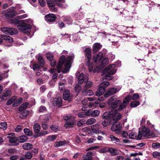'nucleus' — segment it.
I'll return each instance as SVG.
<instances>
[{
	"instance_id": "obj_60",
	"label": "nucleus",
	"mask_w": 160,
	"mask_h": 160,
	"mask_svg": "<svg viewBox=\"0 0 160 160\" xmlns=\"http://www.w3.org/2000/svg\"><path fill=\"white\" fill-rule=\"evenodd\" d=\"M83 131L84 132H86L89 134H91V127L88 128V127H85L83 129Z\"/></svg>"
},
{
	"instance_id": "obj_9",
	"label": "nucleus",
	"mask_w": 160,
	"mask_h": 160,
	"mask_svg": "<svg viewBox=\"0 0 160 160\" xmlns=\"http://www.w3.org/2000/svg\"><path fill=\"white\" fill-rule=\"evenodd\" d=\"M102 118L103 120L102 122V124L104 127H107L111 123L112 121L109 117V113L108 112H106L103 114Z\"/></svg>"
},
{
	"instance_id": "obj_14",
	"label": "nucleus",
	"mask_w": 160,
	"mask_h": 160,
	"mask_svg": "<svg viewBox=\"0 0 160 160\" xmlns=\"http://www.w3.org/2000/svg\"><path fill=\"white\" fill-rule=\"evenodd\" d=\"M131 97L130 95H128L123 100V103L121 104L118 108L119 110H121L126 107L128 104L129 101L131 100Z\"/></svg>"
},
{
	"instance_id": "obj_47",
	"label": "nucleus",
	"mask_w": 160,
	"mask_h": 160,
	"mask_svg": "<svg viewBox=\"0 0 160 160\" xmlns=\"http://www.w3.org/2000/svg\"><path fill=\"white\" fill-rule=\"evenodd\" d=\"M139 104V102L137 101L132 102L131 103V106L132 107L134 108L138 105Z\"/></svg>"
},
{
	"instance_id": "obj_58",
	"label": "nucleus",
	"mask_w": 160,
	"mask_h": 160,
	"mask_svg": "<svg viewBox=\"0 0 160 160\" xmlns=\"http://www.w3.org/2000/svg\"><path fill=\"white\" fill-rule=\"evenodd\" d=\"M83 94L84 93H86V94L89 95V96H91L92 95L94 94V92H93V91L92 90H91L90 89L88 90L87 92L86 91V90L85 92H82Z\"/></svg>"
},
{
	"instance_id": "obj_2",
	"label": "nucleus",
	"mask_w": 160,
	"mask_h": 160,
	"mask_svg": "<svg viewBox=\"0 0 160 160\" xmlns=\"http://www.w3.org/2000/svg\"><path fill=\"white\" fill-rule=\"evenodd\" d=\"M103 54L102 52H99L98 54L94 56L93 58V61L102 68L107 65L109 63L108 59L105 58L102 59Z\"/></svg>"
},
{
	"instance_id": "obj_40",
	"label": "nucleus",
	"mask_w": 160,
	"mask_h": 160,
	"mask_svg": "<svg viewBox=\"0 0 160 160\" xmlns=\"http://www.w3.org/2000/svg\"><path fill=\"white\" fill-rule=\"evenodd\" d=\"M11 91L9 90H8L6 91L2 95V97H7L10 96L11 95Z\"/></svg>"
},
{
	"instance_id": "obj_33",
	"label": "nucleus",
	"mask_w": 160,
	"mask_h": 160,
	"mask_svg": "<svg viewBox=\"0 0 160 160\" xmlns=\"http://www.w3.org/2000/svg\"><path fill=\"white\" fill-rule=\"evenodd\" d=\"M110 138L111 139V140L114 143H118L120 142L119 139L113 135H110Z\"/></svg>"
},
{
	"instance_id": "obj_44",
	"label": "nucleus",
	"mask_w": 160,
	"mask_h": 160,
	"mask_svg": "<svg viewBox=\"0 0 160 160\" xmlns=\"http://www.w3.org/2000/svg\"><path fill=\"white\" fill-rule=\"evenodd\" d=\"M56 136L55 135H53L48 137L47 138V140L48 142L54 141L56 138Z\"/></svg>"
},
{
	"instance_id": "obj_12",
	"label": "nucleus",
	"mask_w": 160,
	"mask_h": 160,
	"mask_svg": "<svg viewBox=\"0 0 160 160\" xmlns=\"http://www.w3.org/2000/svg\"><path fill=\"white\" fill-rule=\"evenodd\" d=\"M100 125L98 123L94 124L91 126V134H98L101 132V131L99 129V127Z\"/></svg>"
},
{
	"instance_id": "obj_30",
	"label": "nucleus",
	"mask_w": 160,
	"mask_h": 160,
	"mask_svg": "<svg viewBox=\"0 0 160 160\" xmlns=\"http://www.w3.org/2000/svg\"><path fill=\"white\" fill-rule=\"evenodd\" d=\"M33 129L34 132L37 133H38L40 131V126L37 123L34 124L33 126Z\"/></svg>"
},
{
	"instance_id": "obj_55",
	"label": "nucleus",
	"mask_w": 160,
	"mask_h": 160,
	"mask_svg": "<svg viewBox=\"0 0 160 160\" xmlns=\"http://www.w3.org/2000/svg\"><path fill=\"white\" fill-rule=\"evenodd\" d=\"M18 140L17 138L15 137H13L12 138L9 139V141L11 143H13L16 142Z\"/></svg>"
},
{
	"instance_id": "obj_5",
	"label": "nucleus",
	"mask_w": 160,
	"mask_h": 160,
	"mask_svg": "<svg viewBox=\"0 0 160 160\" xmlns=\"http://www.w3.org/2000/svg\"><path fill=\"white\" fill-rule=\"evenodd\" d=\"M24 24L22 25H19L17 26L18 28L27 34L29 33L32 27L30 25L32 22V20L30 19L24 20L23 21Z\"/></svg>"
},
{
	"instance_id": "obj_4",
	"label": "nucleus",
	"mask_w": 160,
	"mask_h": 160,
	"mask_svg": "<svg viewBox=\"0 0 160 160\" xmlns=\"http://www.w3.org/2000/svg\"><path fill=\"white\" fill-rule=\"evenodd\" d=\"M115 68V65L114 64H112L106 67L103 72L104 74L103 80L105 79L108 80L111 79L112 78V75L116 72Z\"/></svg>"
},
{
	"instance_id": "obj_24",
	"label": "nucleus",
	"mask_w": 160,
	"mask_h": 160,
	"mask_svg": "<svg viewBox=\"0 0 160 160\" xmlns=\"http://www.w3.org/2000/svg\"><path fill=\"white\" fill-rule=\"evenodd\" d=\"M1 37L3 39L5 40L6 41L11 42L13 41L12 38L10 36L6 35H1Z\"/></svg>"
},
{
	"instance_id": "obj_6",
	"label": "nucleus",
	"mask_w": 160,
	"mask_h": 160,
	"mask_svg": "<svg viewBox=\"0 0 160 160\" xmlns=\"http://www.w3.org/2000/svg\"><path fill=\"white\" fill-rule=\"evenodd\" d=\"M109 85L108 82H104L101 83L99 85V88L96 92L95 94L97 96L103 94L106 91V88Z\"/></svg>"
},
{
	"instance_id": "obj_35",
	"label": "nucleus",
	"mask_w": 160,
	"mask_h": 160,
	"mask_svg": "<svg viewBox=\"0 0 160 160\" xmlns=\"http://www.w3.org/2000/svg\"><path fill=\"white\" fill-rule=\"evenodd\" d=\"M128 136L131 139H138V136L137 133L135 132H132V133H129Z\"/></svg>"
},
{
	"instance_id": "obj_54",
	"label": "nucleus",
	"mask_w": 160,
	"mask_h": 160,
	"mask_svg": "<svg viewBox=\"0 0 160 160\" xmlns=\"http://www.w3.org/2000/svg\"><path fill=\"white\" fill-rule=\"evenodd\" d=\"M46 107L43 106H41L39 109L38 112H44L46 111Z\"/></svg>"
},
{
	"instance_id": "obj_61",
	"label": "nucleus",
	"mask_w": 160,
	"mask_h": 160,
	"mask_svg": "<svg viewBox=\"0 0 160 160\" xmlns=\"http://www.w3.org/2000/svg\"><path fill=\"white\" fill-rule=\"evenodd\" d=\"M78 116L80 118H83L86 116V113L85 112L79 113L78 114Z\"/></svg>"
},
{
	"instance_id": "obj_41",
	"label": "nucleus",
	"mask_w": 160,
	"mask_h": 160,
	"mask_svg": "<svg viewBox=\"0 0 160 160\" xmlns=\"http://www.w3.org/2000/svg\"><path fill=\"white\" fill-rule=\"evenodd\" d=\"M24 131L26 135L29 136H31L32 135V132L28 128H25L24 129Z\"/></svg>"
},
{
	"instance_id": "obj_57",
	"label": "nucleus",
	"mask_w": 160,
	"mask_h": 160,
	"mask_svg": "<svg viewBox=\"0 0 160 160\" xmlns=\"http://www.w3.org/2000/svg\"><path fill=\"white\" fill-rule=\"evenodd\" d=\"M41 67L40 66V65H38L37 64H34L33 65V69L34 70H37V69H39L40 68V67Z\"/></svg>"
},
{
	"instance_id": "obj_1",
	"label": "nucleus",
	"mask_w": 160,
	"mask_h": 160,
	"mask_svg": "<svg viewBox=\"0 0 160 160\" xmlns=\"http://www.w3.org/2000/svg\"><path fill=\"white\" fill-rule=\"evenodd\" d=\"M74 58V56H70L68 57L66 59L64 63V68L63 69H62V67L65 60V57L64 55H62L58 63L57 66V70L58 73L60 72L61 71H62L64 73H67L69 70L71 66L72 61Z\"/></svg>"
},
{
	"instance_id": "obj_20",
	"label": "nucleus",
	"mask_w": 160,
	"mask_h": 160,
	"mask_svg": "<svg viewBox=\"0 0 160 160\" xmlns=\"http://www.w3.org/2000/svg\"><path fill=\"white\" fill-rule=\"evenodd\" d=\"M63 98L64 100L70 102L71 100V97L70 95L69 91L68 90H65L63 93Z\"/></svg>"
},
{
	"instance_id": "obj_8",
	"label": "nucleus",
	"mask_w": 160,
	"mask_h": 160,
	"mask_svg": "<svg viewBox=\"0 0 160 160\" xmlns=\"http://www.w3.org/2000/svg\"><path fill=\"white\" fill-rule=\"evenodd\" d=\"M109 113V117L111 119V121L113 120L116 121L120 119L121 118V115L115 110L112 109Z\"/></svg>"
},
{
	"instance_id": "obj_29",
	"label": "nucleus",
	"mask_w": 160,
	"mask_h": 160,
	"mask_svg": "<svg viewBox=\"0 0 160 160\" xmlns=\"http://www.w3.org/2000/svg\"><path fill=\"white\" fill-rule=\"evenodd\" d=\"M84 74L83 73H81L80 74L78 78V82L80 84H82L84 81Z\"/></svg>"
},
{
	"instance_id": "obj_48",
	"label": "nucleus",
	"mask_w": 160,
	"mask_h": 160,
	"mask_svg": "<svg viewBox=\"0 0 160 160\" xmlns=\"http://www.w3.org/2000/svg\"><path fill=\"white\" fill-rule=\"evenodd\" d=\"M63 19L64 21L67 22L68 24L72 22V21L71 20L70 17L68 16H66L64 17Z\"/></svg>"
},
{
	"instance_id": "obj_25",
	"label": "nucleus",
	"mask_w": 160,
	"mask_h": 160,
	"mask_svg": "<svg viewBox=\"0 0 160 160\" xmlns=\"http://www.w3.org/2000/svg\"><path fill=\"white\" fill-rule=\"evenodd\" d=\"M71 122H66L64 125V126L66 128H71L73 127L76 123V122L74 119H72Z\"/></svg>"
},
{
	"instance_id": "obj_27",
	"label": "nucleus",
	"mask_w": 160,
	"mask_h": 160,
	"mask_svg": "<svg viewBox=\"0 0 160 160\" xmlns=\"http://www.w3.org/2000/svg\"><path fill=\"white\" fill-rule=\"evenodd\" d=\"M92 153L91 152H88L87 153V154L83 155V159L85 160H92Z\"/></svg>"
},
{
	"instance_id": "obj_3",
	"label": "nucleus",
	"mask_w": 160,
	"mask_h": 160,
	"mask_svg": "<svg viewBox=\"0 0 160 160\" xmlns=\"http://www.w3.org/2000/svg\"><path fill=\"white\" fill-rule=\"evenodd\" d=\"M155 136V134L150 130L149 128H147L145 126H142L141 131L138 132V139H140L142 137L147 138L150 137H153Z\"/></svg>"
},
{
	"instance_id": "obj_43",
	"label": "nucleus",
	"mask_w": 160,
	"mask_h": 160,
	"mask_svg": "<svg viewBox=\"0 0 160 160\" xmlns=\"http://www.w3.org/2000/svg\"><path fill=\"white\" fill-rule=\"evenodd\" d=\"M15 136V134L13 133H9L8 134L5 136V138L6 139H8L9 140V139H11L13 137Z\"/></svg>"
},
{
	"instance_id": "obj_18",
	"label": "nucleus",
	"mask_w": 160,
	"mask_h": 160,
	"mask_svg": "<svg viewBox=\"0 0 160 160\" xmlns=\"http://www.w3.org/2000/svg\"><path fill=\"white\" fill-rule=\"evenodd\" d=\"M45 20L46 21L52 22L55 21L56 17L55 15L52 14H49L45 16Z\"/></svg>"
},
{
	"instance_id": "obj_13",
	"label": "nucleus",
	"mask_w": 160,
	"mask_h": 160,
	"mask_svg": "<svg viewBox=\"0 0 160 160\" xmlns=\"http://www.w3.org/2000/svg\"><path fill=\"white\" fill-rule=\"evenodd\" d=\"M131 97L130 95H128L123 100V103L121 104L118 108L119 110H121L126 107L128 104L129 101L131 100Z\"/></svg>"
},
{
	"instance_id": "obj_56",
	"label": "nucleus",
	"mask_w": 160,
	"mask_h": 160,
	"mask_svg": "<svg viewBox=\"0 0 160 160\" xmlns=\"http://www.w3.org/2000/svg\"><path fill=\"white\" fill-rule=\"evenodd\" d=\"M153 156L154 158H158L160 156V152H154L153 153Z\"/></svg>"
},
{
	"instance_id": "obj_42",
	"label": "nucleus",
	"mask_w": 160,
	"mask_h": 160,
	"mask_svg": "<svg viewBox=\"0 0 160 160\" xmlns=\"http://www.w3.org/2000/svg\"><path fill=\"white\" fill-rule=\"evenodd\" d=\"M46 57L48 60L50 61L53 60V56L52 53L50 52L47 53L46 54Z\"/></svg>"
},
{
	"instance_id": "obj_39",
	"label": "nucleus",
	"mask_w": 160,
	"mask_h": 160,
	"mask_svg": "<svg viewBox=\"0 0 160 160\" xmlns=\"http://www.w3.org/2000/svg\"><path fill=\"white\" fill-rule=\"evenodd\" d=\"M63 119L65 120H68L69 119L72 120V119L73 120L75 119L74 117L72 116L71 114L65 115L63 117Z\"/></svg>"
},
{
	"instance_id": "obj_28",
	"label": "nucleus",
	"mask_w": 160,
	"mask_h": 160,
	"mask_svg": "<svg viewBox=\"0 0 160 160\" xmlns=\"http://www.w3.org/2000/svg\"><path fill=\"white\" fill-rule=\"evenodd\" d=\"M92 85V83L90 81H88L87 82L85 87L84 88V90L82 91V92H86V89L87 88H89L91 87Z\"/></svg>"
},
{
	"instance_id": "obj_52",
	"label": "nucleus",
	"mask_w": 160,
	"mask_h": 160,
	"mask_svg": "<svg viewBox=\"0 0 160 160\" xmlns=\"http://www.w3.org/2000/svg\"><path fill=\"white\" fill-rule=\"evenodd\" d=\"M21 114L23 117H27L29 114V112L28 110H25L20 112Z\"/></svg>"
},
{
	"instance_id": "obj_11",
	"label": "nucleus",
	"mask_w": 160,
	"mask_h": 160,
	"mask_svg": "<svg viewBox=\"0 0 160 160\" xmlns=\"http://www.w3.org/2000/svg\"><path fill=\"white\" fill-rule=\"evenodd\" d=\"M17 14V13L15 10V8L12 7L7 11L4 14V15L7 18H9L12 17Z\"/></svg>"
},
{
	"instance_id": "obj_23",
	"label": "nucleus",
	"mask_w": 160,
	"mask_h": 160,
	"mask_svg": "<svg viewBox=\"0 0 160 160\" xmlns=\"http://www.w3.org/2000/svg\"><path fill=\"white\" fill-rule=\"evenodd\" d=\"M49 2V3H47V4L51 10L53 12L56 11L57 9L54 7L55 4L54 2L52 0H50Z\"/></svg>"
},
{
	"instance_id": "obj_17",
	"label": "nucleus",
	"mask_w": 160,
	"mask_h": 160,
	"mask_svg": "<svg viewBox=\"0 0 160 160\" xmlns=\"http://www.w3.org/2000/svg\"><path fill=\"white\" fill-rule=\"evenodd\" d=\"M118 91L115 88H112L107 92L104 95V97L107 98L109 96L116 93Z\"/></svg>"
},
{
	"instance_id": "obj_34",
	"label": "nucleus",
	"mask_w": 160,
	"mask_h": 160,
	"mask_svg": "<svg viewBox=\"0 0 160 160\" xmlns=\"http://www.w3.org/2000/svg\"><path fill=\"white\" fill-rule=\"evenodd\" d=\"M108 150V152H110L112 155H116L118 153V151L117 149L111 148L109 149Z\"/></svg>"
},
{
	"instance_id": "obj_15",
	"label": "nucleus",
	"mask_w": 160,
	"mask_h": 160,
	"mask_svg": "<svg viewBox=\"0 0 160 160\" xmlns=\"http://www.w3.org/2000/svg\"><path fill=\"white\" fill-rule=\"evenodd\" d=\"M122 127V124L120 123H113L111 128V130L113 131L116 132V133H118L121 131Z\"/></svg>"
},
{
	"instance_id": "obj_59",
	"label": "nucleus",
	"mask_w": 160,
	"mask_h": 160,
	"mask_svg": "<svg viewBox=\"0 0 160 160\" xmlns=\"http://www.w3.org/2000/svg\"><path fill=\"white\" fill-rule=\"evenodd\" d=\"M99 104V103L98 102H91L89 103V106L91 107H93V108L95 107V105L97 104Z\"/></svg>"
},
{
	"instance_id": "obj_45",
	"label": "nucleus",
	"mask_w": 160,
	"mask_h": 160,
	"mask_svg": "<svg viewBox=\"0 0 160 160\" xmlns=\"http://www.w3.org/2000/svg\"><path fill=\"white\" fill-rule=\"evenodd\" d=\"M81 90V85L78 84H77L75 88V90L76 92H80Z\"/></svg>"
},
{
	"instance_id": "obj_46",
	"label": "nucleus",
	"mask_w": 160,
	"mask_h": 160,
	"mask_svg": "<svg viewBox=\"0 0 160 160\" xmlns=\"http://www.w3.org/2000/svg\"><path fill=\"white\" fill-rule=\"evenodd\" d=\"M65 144V142L63 141L58 142L54 144V146L56 147H59Z\"/></svg>"
},
{
	"instance_id": "obj_19",
	"label": "nucleus",
	"mask_w": 160,
	"mask_h": 160,
	"mask_svg": "<svg viewBox=\"0 0 160 160\" xmlns=\"http://www.w3.org/2000/svg\"><path fill=\"white\" fill-rule=\"evenodd\" d=\"M52 103L54 106L60 107L62 104L61 98L60 97L55 98L53 99Z\"/></svg>"
},
{
	"instance_id": "obj_37",
	"label": "nucleus",
	"mask_w": 160,
	"mask_h": 160,
	"mask_svg": "<svg viewBox=\"0 0 160 160\" xmlns=\"http://www.w3.org/2000/svg\"><path fill=\"white\" fill-rule=\"evenodd\" d=\"M16 99V97L15 96H14L11 98L7 102V105H9L12 103Z\"/></svg>"
},
{
	"instance_id": "obj_7",
	"label": "nucleus",
	"mask_w": 160,
	"mask_h": 160,
	"mask_svg": "<svg viewBox=\"0 0 160 160\" xmlns=\"http://www.w3.org/2000/svg\"><path fill=\"white\" fill-rule=\"evenodd\" d=\"M84 51L88 59V61L86 63V65L88 67L89 72H91L92 69V65L90 62L91 58V49L89 48H86L84 49Z\"/></svg>"
},
{
	"instance_id": "obj_32",
	"label": "nucleus",
	"mask_w": 160,
	"mask_h": 160,
	"mask_svg": "<svg viewBox=\"0 0 160 160\" xmlns=\"http://www.w3.org/2000/svg\"><path fill=\"white\" fill-rule=\"evenodd\" d=\"M96 122V119L94 118H91L88 119L86 123L88 125H91L94 123Z\"/></svg>"
},
{
	"instance_id": "obj_21",
	"label": "nucleus",
	"mask_w": 160,
	"mask_h": 160,
	"mask_svg": "<svg viewBox=\"0 0 160 160\" xmlns=\"http://www.w3.org/2000/svg\"><path fill=\"white\" fill-rule=\"evenodd\" d=\"M57 2L56 4L59 7L65 8L67 7V5L65 3L64 0H55Z\"/></svg>"
},
{
	"instance_id": "obj_10",
	"label": "nucleus",
	"mask_w": 160,
	"mask_h": 160,
	"mask_svg": "<svg viewBox=\"0 0 160 160\" xmlns=\"http://www.w3.org/2000/svg\"><path fill=\"white\" fill-rule=\"evenodd\" d=\"M116 98L115 96H113L109 100L108 104L109 105H111L112 108H113V109L115 110V108H117L121 102V101L118 100L114 101Z\"/></svg>"
},
{
	"instance_id": "obj_22",
	"label": "nucleus",
	"mask_w": 160,
	"mask_h": 160,
	"mask_svg": "<svg viewBox=\"0 0 160 160\" xmlns=\"http://www.w3.org/2000/svg\"><path fill=\"white\" fill-rule=\"evenodd\" d=\"M102 47V45L99 43H95L93 46V52L95 53L97 52Z\"/></svg>"
},
{
	"instance_id": "obj_26",
	"label": "nucleus",
	"mask_w": 160,
	"mask_h": 160,
	"mask_svg": "<svg viewBox=\"0 0 160 160\" xmlns=\"http://www.w3.org/2000/svg\"><path fill=\"white\" fill-rule=\"evenodd\" d=\"M23 148L25 150H30L32 148V144L28 143H25L22 146Z\"/></svg>"
},
{
	"instance_id": "obj_50",
	"label": "nucleus",
	"mask_w": 160,
	"mask_h": 160,
	"mask_svg": "<svg viewBox=\"0 0 160 160\" xmlns=\"http://www.w3.org/2000/svg\"><path fill=\"white\" fill-rule=\"evenodd\" d=\"M100 114V111L98 110H92V117L98 116Z\"/></svg>"
},
{
	"instance_id": "obj_38",
	"label": "nucleus",
	"mask_w": 160,
	"mask_h": 160,
	"mask_svg": "<svg viewBox=\"0 0 160 160\" xmlns=\"http://www.w3.org/2000/svg\"><path fill=\"white\" fill-rule=\"evenodd\" d=\"M38 62L40 65L41 67H42L43 66L44 64L43 59L42 57L40 56L38 57Z\"/></svg>"
},
{
	"instance_id": "obj_36",
	"label": "nucleus",
	"mask_w": 160,
	"mask_h": 160,
	"mask_svg": "<svg viewBox=\"0 0 160 160\" xmlns=\"http://www.w3.org/2000/svg\"><path fill=\"white\" fill-rule=\"evenodd\" d=\"M22 101V99L21 98H19L15 102L13 103V107H16L20 104Z\"/></svg>"
},
{
	"instance_id": "obj_64",
	"label": "nucleus",
	"mask_w": 160,
	"mask_h": 160,
	"mask_svg": "<svg viewBox=\"0 0 160 160\" xmlns=\"http://www.w3.org/2000/svg\"><path fill=\"white\" fill-rule=\"evenodd\" d=\"M139 97V95L138 94H134L132 97V99L133 100H136Z\"/></svg>"
},
{
	"instance_id": "obj_49",
	"label": "nucleus",
	"mask_w": 160,
	"mask_h": 160,
	"mask_svg": "<svg viewBox=\"0 0 160 160\" xmlns=\"http://www.w3.org/2000/svg\"><path fill=\"white\" fill-rule=\"evenodd\" d=\"M0 128L3 129H6L7 128V124L5 122L1 123Z\"/></svg>"
},
{
	"instance_id": "obj_53",
	"label": "nucleus",
	"mask_w": 160,
	"mask_h": 160,
	"mask_svg": "<svg viewBox=\"0 0 160 160\" xmlns=\"http://www.w3.org/2000/svg\"><path fill=\"white\" fill-rule=\"evenodd\" d=\"M152 147L154 148H160V143L158 142L153 143L152 144Z\"/></svg>"
},
{
	"instance_id": "obj_31",
	"label": "nucleus",
	"mask_w": 160,
	"mask_h": 160,
	"mask_svg": "<svg viewBox=\"0 0 160 160\" xmlns=\"http://www.w3.org/2000/svg\"><path fill=\"white\" fill-rule=\"evenodd\" d=\"M27 139L28 138L27 136L25 135H22L18 138V140L19 142L22 143L26 141Z\"/></svg>"
},
{
	"instance_id": "obj_62",
	"label": "nucleus",
	"mask_w": 160,
	"mask_h": 160,
	"mask_svg": "<svg viewBox=\"0 0 160 160\" xmlns=\"http://www.w3.org/2000/svg\"><path fill=\"white\" fill-rule=\"evenodd\" d=\"M86 116H91L92 117V110H89L86 112Z\"/></svg>"
},
{
	"instance_id": "obj_16",
	"label": "nucleus",
	"mask_w": 160,
	"mask_h": 160,
	"mask_svg": "<svg viewBox=\"0 0 160 160\" xmlns=\"http://www.w3.org/2000/svg\"><path fill=\"white\" fill-rule=\"evenodd\" d=\"M1 30L3 33L10 35H12L14 33L15 30L13 28H10L7 27L2 28Z\"/></svg>"
},
{
	"instance_id": "obj_63",
	"label": "nucleus",
	"mask_w": 160,
	"mask_h": 160,
	"mask_svg": "<svg viewBox=\"0 0 160 160\" xmlns=\"http://www.w3.org/2000/svg\"><path fill=\"white\" fill-rule=\"evenodd\" d=\"M84 122L85 120L83 119H81L78 122L77 125L78 126L80 127L83 125V123Z\"/></svg>"
},
{
	"instance_id": "obj_51",
	"label": "nucleus",
	"mask_w": 160,
	"mask_h": 160,
	"mask_svg": "<svg viewBox=\"0 0 160 160\" xmlns=\"http://www.w3.org/2000/svg\"><path fill=\"white\" fill-rule=\"evenodd\" d=\"M25 156L26 158L30 159L32 158V155L30 152H28L25 153Z\"/></svg>"
}]
</instances>
